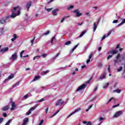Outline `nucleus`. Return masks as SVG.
Instances as JSON below:
<instances>
[{"instance_id":"1","label":"nucleus","mask_w":125,"mask_h":125,"mask_svg":"<svg viewBox=\"0 0 125 125\" xmlns=\"http://www.w3.org/2000/svg\"><path fill=\"white\" fill-rule=\"evenodd\" d=\"M12 15L6 17V19H9V18L14 19L16 16H19L20 14V9L19 6L14 7L11 10Z\"/></svg>"},{"instance_id":"2","label":"nucleus","mask_w":125,"mask_h":125,"mask_svg":"<svg viewBox=\"0 0 125 125\" xmlns=\"http://www.w3.org/2000/svg\"><path fill=\"white\" fill-rule=\"evenodd\" d=\"M121 58V60H123V61H124V68L125 69V55H121L120 54H118L116 57V60H114V63H115V65H116V64H117V63H119V60Z\"/></svg>"},{"instance_id":"3","label":"nucleus","mask_w":125,"mask_h":125,"mask_svg":"<svg viewBox=\"0 0 125 125\" xmlns=\"http://www.w3.org/2000/svg\"><path fill=\"white\" fill-rule=\"evenodd\" d=\"M123 113H124L122 110L117 111L115 112L114 115L113 116V118H118V117H120V116H122V115H123Z\"/></svg>"},{"instance_id":"4","label":"nucleus","mask_w":125,"mask_h":125,"mask_svg":"<svg viewBox=\"0 0 125 125\" xmlns=\"http://www.w3.org/2000/svg\"><path fill=\"white\" fill-rule=\"evenodd\" d=\"M100 22V19H99L97 20V22L96 23V22H94L93 23V29H94V32H95V31H96V29H97V26H98V24H99Z\"/></svg>"},{"instance_id":"5","label":"nucleus","mask_w":125,"mask_h":125,"mask_svg":"<svg viewBox=\"0 0 125 125\" xmlns=\"http://www.w3.org/2000/svg\"><path fill=\"white\" fill-rule=\"evenodd\" d=\"M17 59V53H15L12 55V56L10 58V60L14 61Z\"/></svg>"},{"instance_id":"6","label":"nucleus","mask_w":125,"mask_h":125,"mask_svg":"<svg viewBox=\"0 0 125 125\" xmlns=\"http://www.w3.org/2000/svg\"><path fill=\"white\" fill-rule=\"evenodd\" d=\"M85 87H86V84H83L78 87V88L76 90V91H80V90H83V89L85 88Z\"/></svg>"},{"instance_id":"7","label":"nucleus","mask_w":125,"mask_h":125,"mask_svg":"<svg viewBox=\"0 0 125 125\" xmlns=\"http://www.w3.org/2000/svg\"><path fill=\"white\" fill-rule=\"evenodd\" d=\"M113 29H112L109 32H108L107 34L104 35L101 41H103V40H105V39H106V38H107V37H109V36L111 34H112V32H113Z\"/></svg>"},{"instance_id":"8","label":"nucleus","mask_w":125,"mask_h":125,"mask_svg":"<svg viewBox=\"0 0 125 125\" xmlns=\"http://www.w3.org/2000/svg\"><path fill=\"white\" fill-rule=\"evenodd\" d=\"M10 103H11L12 107L10 108L11 111H12L16 108V106L15 105V103L13 102L12 100H10Z\"/></svg>"},{"instance_id":"9","label":"nucleus","mask_w":125,"mask_h":125,"mask_svg":"<svg viewBox=\"0 0 125 125\" xmlns=\"http://www.w3.org/2000/svg\"><path fill=\"white\" fill-rule=\"evenodd\" d=\"M63 103H64L63 101L61 99L58 100L57 102L56 106H61Z\"/></svg>"},{"instance_id":"10","label":"nucleus","mask_w":125,"mask_h":125,"mask_svg":"<svg viewBox=\"0 0 125 125\" xmlns=\"http://www.w3.org/2000/svg\"><path fill=\"white\" fill-rule=\"evenodd\" d=\"M73 12L74 13H75L76 14L77 17H80V16H82V13H80V12L79 11V9L74 10Z\"/></svg>"},{"instance_id":"11","label":"nucleus","mask_w":125,"mask_h":125,"mask_svg":"<svg viewBox=\"0 0 125 125\" xmlns=\"http://www.w3.org/2000/svg\"><path fill=\"white\" fill-rule=\"evenodd\" d=\"M117 53H118V51H117V50L116 49H114L108 52V54H112V55H114V54H117Z\"/></svg>"},{"instance_id":"12","label":"nucleus","mask_w":125,"mask_h":125,"mask_svg":"<svg viewBox=\"0 0 125 125\" xmlns=\"http://www.w3.org/2000/svg\"><path fill=\"white\" fill-rule=\"evenodd\" d=\"M28 122H29V118H24L22 121V125H27V123H28Z\"/></svg>"},{"instance_id":"13","label":"nucleus","mask_w":125,"mask_h":125,"mask_svg":"<svg viewBox=\"0 0 125 125\" xmlns=\"http://www.w3.org/2000/svg\"><path fill=\"white\" fill-rule=\"evenodd\" d=\"M10 107V106H9V105H6L5 106H3L1 108V110H2V111H7L9 109Z\"/></svg>"},{"instance_id":"14","label":"nucleus","mask_w":125,"mask_h":125,"mask_svg":"<svg viewBox=\"0 0 125 125\" xmlns=\"http://www.w3.org/2000/svg\"><path fill=\"white\" fill-rule=\"evenodd\" d=\"M14 78V75L13 74H11L7 79H5L4 81V83H5L8 80H11V79H13Z\"/></svg>"},{"instance_id":"15","label":"nucleus","mask_w":125,"mask_h":125,"mask_svg":"<svg viewBox=\"0 0 125 125\" xmlns=\"http://www.w3.org/2000/svg\"><path fill=\"white\" fill-rule=\"evenodd\" d=\"M24 52H25V51L22 50L21 51V52L20 53V57H21V58H25V57H29V55H27L26 56H23V53H24Z\"/></svg>"},{"instance_id":"16","label":"nucleus","mask_w":125,"mask_h":125,"mask_svg":"<svg viewBox=\"0 0 125 125\" xmlns=\"http://www.w3.org/2000/svg\"><path fill=\"white\" fill-rule=\"evenodd\" d=\"M6 51H8V47H5L0 50V52L2 53H4V52H6Z\"/></svg>"},{"instance_id":"17","label":"nucleus","mask_w":125,"mask_h":125,"mask_svg":"<svg viewBox=\"0 0 125 125\" xmlns=\"http://www.w3.org/2000/svg\"><path fill=\"white\" fill-rule=\"evenodd\" d=\"M40 79H41V76L40 75L36 76L33 79L32 82H36V81H39V80H40Z\"/></svg>"},{"instance_id":"18","label":"nucleus","mask_w":125,"mask_h":125,"mask_svg":"<svg viewBox=\"0 0 125 125\" xmlns=\"http://www.w3.org/2000/svg\"><path fill=\"white\" fill-rule=\"evenodd\" d=\"M106 78V73L105 72L103 73V75L99 78V81L100 80H103Z\"/></svg>"},{"instance_id":"19","label":"nucleus","mask_w":125,"mask_h":125,"mask_svg":"<svg viewBox=\"0 0 125 125\" xmlns=\"http://www.w3.org/2000/svg\"><path fill=\"white\" fill-rule=\"evenodd\" d=\"M59 10L58 9H54L52 11V14L54 16H56L57 15V14L56 13L57 12H58Z\"/></svg>"},{"instance_id":"20","label":"nucleus","mask_w":125,"mask_h":125,"mask_svg":"<svg viewBox=\"0 0 125 125\" xmlns=\"http://www.w3.org/2000/svg\"><path fill=\"white\" fill-rule=\"evenodd\" d=\"M6 20H7V19H6V17H5V19L4 18H2L0 21V22L1 24H4V23H5V22H6Z\"/></svg>"},{"instance_id":"21","label":"nucleus","mask_w":125,"mask_h":125,"mask_svg":"<svg viewBox=\"0 0 125 125\" xmlns=\"http://www.w3.org/2000/svg\"><path fill=\"white\" fill-rule=\"evenodd\" d=\"M92 58V53H91L89 56V59H88L86 61V63L88 64L90 62V59Z\"/></svg>"},{"instance_id":"22","label":"nucleus","mask_w":125,"mask_h":125,"mask_svg":"<svg viewBox=\"0 0 125 125\" xmlns=\"http://www.w3.org/2000/svg\"><path fill=\"white\" fill-rule=\"evenodd\" d=\"M38 106H39V105L36 104L35 105V106L31 107L29 110L31 112H33V111H34V110H35L36 109V108H37V107H38Z\"/></svg>"},{"instance_id":"23","label":"nucleus","mask_w":125,"mask_h":125,"mask_svg":"<svg viewBox=\"0 0 125 125\" xmlns=\"http://www.w3.org/2000/svg\"><path fill=\"white\" fill-rule=\"evenodd\" d=\"M38 106H39V105L36 104L35 105V106L31 107L29 110L31 112H33V111H34V110H35L36 109V108H37V107H38Z\"/></svg>"},{"instance_id":"24","label":"nucleus","mask_w":125,"mask_h":125,"mask_svg":"<svg viewBox=\"0 0 125 125\" xmlns=\"http://www.w3.org/2000/svg\"><path fill=\"white\" fill-rule=\"evenodd\" d=\"M83 124H84V125H92V124L91 123V122L89 121V122H86V121H83Z\"/></svg>"},{"instance_id":"25","label":"nucleus","mask_w":125,"mask_h":125,"mask_svg":"<svg viewBox=\"0 0 125 125\" xmlns=\"http://www.w3.org/2000/svg\"><path fill=\"white\" fill-rule=\"evenodd\" d=\"M19 83H20V82L18 81L16 83L14 84L12 86L13 88H14L16 87V86H18V85H19Z\"/></svg>"},{"instance_id":"26","label":"nucleus","mask_w":125,"mask_h":125,"mask_svg":"<svg viewBox=\"0 0 125 125\" xmlns=\"http://www.w3.org/2000/svg\"><path fill=\"white\" fill-rule=\"evenodd\" d=\"M32 5V2L29 1L26 5V8H27V10H29V9L30 8V6Z\"/></svg>"},{"instance_id":"27","label":"nucleus","mask_w":125,"mask_h":125,"mask_svg":"<svg viewBox=\"0 0 125 125\" xmlns=\"http://www.w3.org/2000/svg\"><path fill=\"white\" fill-rule=\"evenodd\" d=\"M82 109L81 108H78L75 110L74 112H72V114H76V113H78V112H80Z\"/></svg>"},{"instance_id":"28","label":"nucleus","mask_w":125,"mask_h":125,"mask_svg":"<svg viewBox=\"0 0 125 125\" xmlns=\"http://www.w3.org/2000/svg\"><path fill=\"white\" fill-rule=\"evenodd\" d=\"M60 111V110H58L56 113H55L53 115H52V116L49 117V119H51V118H53V117H54V116H56V115H57V114H58V113H59Z\"/></svg>"},{"instance_id":"29","label":"nucleus","mask_w":125,"mask_h":125,"mask_svg":"<svg viewBox=\"0 0 125 125\" xmlns=\"http://www.w3.org/2000/svg\"><path fill=\"white\" fill-rule=\"evenodd\" d=\"M55 39H56V35H54V36L52 38L51 40V44L52 45H53V41H54V40H55Z\"/></svg>"},{"instance_id":"30","label":"nucleus","mask_w":125,"mask_h":125,"mask_svg":"<svg viewBox=\"0 0 125 125\" xmlns=\"http://www.w3.org/2000/svg\"><path fill=\"white\" fill-rule=\"evenodd\" d=\"M79 44H80L79 43L77 44V45H76L72 49L71 51V52L72 53H73V52H74V50H75V49H76V48H77V47H78V46H79Z\"/></svg>"},{"instance_id":"31","label":"nucleus","mask_w":125,"mask_h":125,"mask_svg":"<svg viewBox=\"0 0 125 125\" xmlns=\"http://www.w3.org/2000/svg\"><path fill=\"white\" fill-rule=\"evenodd\" d=\"M30 96H31V94L29 93V94H27L24 95L23 96V98L24 99H27V98H28V97H30Z\"/></svg>"},{"instance_id":"32","label":"nucleus","mask_w":125,"mask_h":125,"mask_svg":"<svg viewBox=\"0 0 125 125\" xmlns=\"http://www.w3.org/2000/svg\"><path fill=\"white\" fill-rule=\"evenodd\" d=\"M85 33H86V30H84L83 32H82V33L80 35L79 38H82V37H83V35H84Z\"/></svg>"},{"instance_id":"33","label":"nucleus","mask_w":125,"mask_h":125,"mask_svg":"<svg viewBox=\"0 0 125 125\" xmlns=\"http://www.w3.org/2000/svg\"><path fill=\"white\" fill-rule=\"evenodd\" d=\"M69 17H70L69 16L63 17L61 21V23H63V22H64V21H65V19H66V18H69Z\"/></svg>"},{"instance_id":"34","label":"nucleus","mask_w":125,"mask_h":125,"mask_svg":"<svg viewBox=\"0 0 125 125\" xmlns=\"http://www.w3.org/2000/svg\"><path fill=\"white\" fill-rule=\"evenodd\" d=\"M113 93L117 92V93H121V90L116 89L113 91Z\"/></svg>"},{"instance_id":"35","label":"nucleus","mask_w":125,"mask_h":125,"mask_svg":"<svg viewBox=\"0 0 125 125\" xmlns=\"http://www.w3.org/2000/svg\"><path fill=\"white\" fill-rule=\"evenodd\" d=\"M109 83H106L103 86V88L104 89H106L108 87V86H109Z\"/></svg>"},{"instance_id":"36","label":"nucleus","mask_w":125,"mask_h":125,"mask_svg":"<svg viewBox=\"0 0 125 125\" xmlns=\"http://www.w3.org/2000/svg\"><path fill=\"white\" fill-rule=\"evenodd\" d=\"M44 98H42V99L41 100H38V101H37L36 102H35V103H40V102H43V101H44Z\"/></svg>"},{"instance_id":"37","label":"nucleus","mask_w":125,"mask_h":125,"mask_svg":"<svg viewBox=\"0 0 125 125\" xmlns=\"http://www.w3.org/2000/svg\"><path fill=\"white\" fill-rule=\"evenodd\" d=\"M50 33V31H49V30H48L46 32H45L42 36H47V35L49 34Z\"/></svg>"},{"instance_id":"38","label":"nucleus","mask_w":125,"mask_h":125,"mask_svg":"<svg viewBox=\"0 0 125 125\" xmlns=\"http://www.w3.org/2000/svg\"><path fill=\"white\" fill-rule=\"evenodd\" d=\"M3 28H0V36L3 34Z\"/></svg>"},{"instance_id":"39","label":"nucleus","mask_w":125,"mask_h":125,"mask_svg":"<svg viewBox=\"0 0 125 125\" xmlns=\"http://www.w3.org/2000/svg\"><path fill=\"white\" fill-rule=\"evenodd\" d=\"M71 43H72V42L71 41H68V42H66L64 44L65 45H70Z\"/></svg>"},{"instance_id":"40","label":"nucleus","mask_w":125,"mask_h":125,"mask_svg":"<svg viewBox=\"0 0 125 125\" xmlns=\"http://www.w3.org/2000/svg\"><path fill=\"white\" fill-rule=\"evenodd\" d=\"M60 55V53L57 54L55 56H54V57L52 58V59L53 60H55V59H56V58L58 57V56H59Z\"/></svg>"},{"instance_id":"41","label":"nucleus","mask_w":125,"mask_h":125,"mask_svg":"<svg viewBox=\"0 0 125 125\" xmlns=\"http://www.w3.org/2000/svg\"><path fill=\"white\" fill-rule=\"evenodd\" d=\"M41 57V56H36L33 58V60H36V59H39Z\"/></svg>"},{"instance_id":"42","label":"nucleus","mask_w":125,"mask_h":125,"mask_svg":"<svg viewBox=\"0 0 125 125\" xmlns=\"http://www.w3.org/2000/svg\"><path fill=\"white\" fill-rule=\"evenodd\" d=\"M73 8H74L73 5H71L69 7H67L68 10H69V9H73Z\"/></svg>"},{"instance_id":"43","label":"nucleus","mask_w":125,"mask_h":125,"mask_svg":"<svg viewBox=\"0 0 125 125\" xmlns=\"http://www.w3.org/2000/svg\"><path fill=\"white\" fill-rule=\"evenodd\" d=\"M35 39H36L35 37H34V39L31 41V45H34V42L35 41Z\"/></svg>"},{"instance_id":"44","label":"nucleus","mask_w":125,"mask_h":125,"mask_svg":"<svg viewBox=\"0 0 125 125\" xmlns=\"http://www.w3.org/2000/svg\"><path fill=\"white\" fill-rule=\"evenodd\" d=\"M31 113H32V111L29 109L28 112L26 113V116H29V115H30V114H31Z\"/></svg>"},{"instance_id":"45","label":"nucleus","mask_w":125,"mask_h":125,"mask_svg":"<svg viewBox=\"0 0 125 125\" xmlns=\"http://www.w3.org/2000/svg\"><path fill=\"white\" fill-rule=\"evenodd\" d=\"M123 70V67H120L119 68L117 69L118 72H121Z\"/></svg>"},{"instance_id":"46","label":"nucleus","mask_w":125,"mask_h":125,"mask_svg":"<svg viewBox=\"0 0 125 125\" xmlns=\"http://www.w3.org/2000/svg\"><path fill=\"white\" fill-rule=\"evenodd\" d=\"M50 71L49 70H47L46 71H44L43 74L44 75H46L47 73H49Z\"/></svg>"},{"instance_id":"47","label":"nucleus","mask_w":125,"mask_h":125,"mask_svg":"<svg viewBox=\"0 0 125 125\" xmlns=\"http://www.w3.org/2000/svg\"><path fill=\"white\" fill-rule=\"evenodd\" d=\"M103 65L102 64V63H99L98 67L99 68H100V69H101L103 67Z\"/></svg>"},{"instance_id":"48","label":"nucleus","mask_w":125,"mask_h":125,"mask_svg":"<svg viewBox=\"0 0 125 125\" xmlns=\"http://www.w3.org/2000/svg\"><path fill=\"white\" fill-rule=\"evenodd\" d=\"M45 9L48 11V12H49V11H51L52 9H53V8H45Z\"/></svg>"},{"instance_id":"49","label":"nucleus","mask_w":125,"mask_h":125,"mask_svg":"<svg viewBox=\"0 0 125 125\" xmlns=\"http://www.w3.org/2000/svg\"><path fill=\"white\" fill-rule=\"evenodd\" d=\"M64 69H65V67H60L59 68L57 69L58 71H59L60 70H64Z\"/></svg>"},{"instance_id":"50","label":"nucleus","mask_w":125,"mask_h":125,"mask_svg":"<svg viewBox=\"0 0 125 125\" xmlns=\"http://www.w3.org/2000/svg\"><path fill=\"white\" fill-rule=\"evenodd\" d=\"M91 80H92V77H91V78H90V79L89 80V81H87V82H86V83H90V81H91Z\"/></svg>"},{"instance_id":"51","label":"nucleus","mask_w":125,"mask_h":125,"mask_svg":"<svg viewBox=\"0 0 125 125\" xmlns=\"http://www.w3.org/2000/svg\"><path fill=\"white\" fill-rule=\"evenodd\" d=\"M43 124V120H42L39 125H42Z\"/></svg>"},{"instance_id":"52","label":"nucleus","mask_w":125,"mask_h":125,"mask_svg":"<svg viewBox=\"0 0 125 125\" xmlns=\"http://www.w3.org/2000/svg\"><path fill=\"white\" fill-rule=\"evenodd\" d=\"M112 57H113V55H109L107 58V59H110V58H112Z\"/></svg>"},{"instance_id":"53","label":"nucleus","mask_w":125,"mask_h":125,"mask_svg":"<svg viewBox=\"0 0 125 125\" xmlns=\"http://www.w3.org/2000/svg\"><path fill=\"white\" fill-rule=\"evenodd\" d=\"M119 106H120V104H118L117 105H113L112 106V108H116L117 107H119Z\"/></svg>"},{"instance_id":"54","label":"nucleus","mask_w":125,"mask_h":125,"mask_svg":"<svg viewBox=\"0 0 125 125\" xmlns=\"http://www.w3.org/2000/svg\"><path fill=\"white\" fill-rule=\"evenodd\" d=\"M13 38L14 39H15V40H16V39H17V35L16 34H14L13 35Z\"/></svg>"},{"instance_id":"55","label":"nucleus","mask_w":125,"mask_h":125,"mask_svg":"<svg viewBox=\"0 0 125 125\" xmlns=\"http://www.w3.org/2000/svg\"><path fill=\"white\" fill-rule=\"evenodd\" d=\"M112 23L113 24H115L116 23H118V20H114L113 21H112Z\"/></svg>"},{"instance_id":"56","label":"nucleus","mask_w":125,"mask_h":125,"mask_svg":"<svg viewBox=\"0 0 125 125\" xmlns=\"http://www.w3.org/2000/svg\"><path fill=\"white\" fill-rule=\"evenodd\" d=\"M113 99H114V98H111V99H110L107 102V104L109 103V102H111V101H112V100H113Z\"/></svg>"},{"instance_id":"57","label":"nucleus","mask_w":125,"mask_h":125,"mask_svg":"<svg viewBox=\"0 0 125 125\" xmlns=\"http://www.w3.org/2000/svg\"><path fill=\"white\" fill-rule=\"evenodd\" d=\"M73 115H74V113H71L70 114H69L68 116H67V118H70V117H71V116H73Z\"/></svg>"},{"instance_id":"58","label":"nucleus","mask_w":125,"mask_h":125,"mask_svg":"<svg viewBox=\"0 0 125 125\" xmlns=\"http://www.w3.org/2000/svg\"><path fill=\"white\" fill-rule=\"evenodd\" d=\"M3 116L4 117V118H6V117H7V114H6V113H3Z\"/></svg>"},{"instance_id":"59","label":"nucleus","mask_w":125,"mask_h":125,"mask_svg":"<svg viewBox=\"0 0 125 125\" xmlns=\"http://www.w3.org/2000/svg\"><path fill=\"white\" fill-rule=\"evenodd\" d=\"M123 24H124L122 22H121L120 23H119V24H118V25L117 26V27H120V26H122V25H123Z\"/></svg>"},{"instance_id":"60","label":"nucleus","mask_w":125,"mask_h":125,"mask_svg":"<svg viewBox=\"0 0 125 125\" xmlns=\"http://www.w3.org/2000/svg\"><path fill=\"white\" fill-rule=\"evenodd\" d=\"M2 122H3V118H0V124Z\"/></svg>"},{"instance_id":"61","label":"nucleus","mask_w":125,"mask_h":125,"mask_svg":"<svg viewBox=\"0 0 125 125\" xmlns=\"http://www.w3.org/2000/svg\"><path fill=\"white\" fill-rule=\"evenodd\" d=\"M42 56L44 58L46 57V56H47V54H42Z\"/></svg>"},{"instance_id":"62","label":"nucleus","mask_w":125,"mask_h":125,"mask_svg":"<svg viewBox=\"0 0 125 125\" xmlns=\"http://www.w3.org/2000/svg\"><path fill=\"white\" fill-rule=\"evenodd\" d=\"M104 118H103L102 117L100 118V122L104 121Z\"/></svg>"},{"instance_id":"63","label":"nucleus","mask_w":125,"mask_h":125,"mask_svg":"<svg viewBox=\"0 0 125 125\" xmlns=\"http://www.w3.org/2000/svg\"><path fill=\"white\" fill-rule=\"evenodd\" d=\"M107 70L109 72V73H110L111 72V70H110V65L108 66V67L107 68Z\"/></svg>"},{"instance_id":"64","label":"nucleus","mask_w":125,"mask_h":125,"mask_svg":"<svg viewBox=\"0 0 125 125\" xmlns=\"http://www.w3.org/2000/svg\"><path fill=\"white\" fill-rule=\"evenodd\" d=\"M122 22L123 24H125V19L123 20Z\"/></svg>"}]
</instances>
